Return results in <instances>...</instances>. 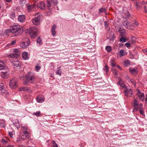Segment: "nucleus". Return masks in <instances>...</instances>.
<instances>
[{"label": "nucleus", "instance_id": "nucleus-1", "mask_svg": "<svg viewBox=\"0 0 147 147\" xmlns=\"http://www.w3.org/2000/svg\"><path fill=\"white\" fill-rule=\"evenodd\" d=\"M23 31V29L19 25H16L11 27L10 32L13 36H17L21 34Z\"/></svg>", "mask_w": 147, "mask_h": 147}, {"label": "nucleus", "instance_id": "nucleus-2", "mask_svg": "<svg viewBox=\"0 0 147 147\" xmlns=\"http://www.w3.org/2000/svg\"><path fill=\"white\" fill-rule=\"evenodd\" d=\"M38 29L36 27H32L30 28L29 34L32 38H35L38 35Z\"/></svg>", "mask_w": 147, "mask_h": 147}, {"label": "nucleus", "instance_id": "nucleus-3", "mask_svg": "<svg viewBox=\"0 0 147 147\" xmlns=\"http://www.w3.org/2000/svg\"><path fill=\"white\" fill-rule=\"evenodd\" d=\"M122 23L123 26L128 29L132 30L134 29L132 23L129 22L127 20L123 21Z\"/></svg>", "mask_w": 147, "mask_h": 147}, {"label": "nucleus", "instance_id": "nucleus-4", "mask_svg": "<svg viewBox=\"0 0 147 147\" xmlns=\"http://www.w3.org/2000/svg\"><path fill=\"white\" fill-rule=\"evenodd\" d=\"M29 132L27 131H24L22 134L19 136L18 138V141H20L25 140L26 138H29L30 136Z\"/></svg>", "mask_w": 147, "mask_h": 147}, {"label": "nucleus", "instance_id": "nucleus-5", "mask_svg": "<svg viewBox=\"0 0 147 147\" xmlns=\"http://www.w3.org/2000/svg\"><path fill=\"white\" fill-rule=\"evenodd\" d=\"M25 41H26L22 42L20 44L21 47L23 48L27 47L30 44V40L28 38H26Z\"/></svg>", "mask_w": 147, "mask_h": 147}, {"label": "nucleus", "instance_id": "nucleus-6", "mask_svg": "<svg viewBox=\"0 0 147 147\" xmlns=\"http://www.w3.org/2000/svg\"><path fill=\"white\" fill-rule=\"evenodd\" d=\"M26 77L27 81L30 82L32 83L34 81V77L32 76L31 73H29L26 75Z\"/></svg>", "mask_w": 147, "mask_h": 147}, {"label": "nucleus", "instance_id": "nucleus-7", "mask_svg": "<svg viewBox=\"0 0 147 147\" xmlns=\"http://www.w3.org/2000/svg\"><path fill=\"white\" fill-rule=\"evenodd\" d=\"M125 95L128 97L131 96L133 94V92L131 89H128L126 88V89L124 91Z\"/></svg>", "mask_w": 147, "mask_h": 147}, {"label": "nucleus", "instance_id": "nucleus-8", "mask_svg": "<svg viewBox=\"0 0 147 147\" xmlns=\"http://www.w3.org/2000/svg\"><path fill=\"white\" fill-rule=\"evenodd\" d=\"M9 86L12 88H14L17 87V83L16 79H12L10 80L9 82Z\"/></svg>", "mask_w": 147, "mask_h": 147}, {"label": "nucleus", "instance_id": "nucleus-9", "mask_svg": "<svg viewBox=\"0 0 147 147\" xmlns=\"http://www.w3.org/2000/svg\"><path fill=\"white\" fill-rule=\"evenodd\" d=\"M137 90L138 91L137 94L139 97V99L141 101H144V94L141 91H140L139 90Z\"/></svg>", "mask_w": 147, "mask_h": 147}, {"label": "nucleus", "instance_id": "nucleus-10", "mask_svg": "<svg viewBox=\"0 0 147 147\" xmlns=\"http://www.w3.org/2000/svg\"><path fill=\"white\" fill-rule=\"evenodd\" d=\"M32 22L35 25H38L40 22V16H38L32 20Z\"/></svg>", "mask_w": 147, "mask_h": 147}, {"label": "nucleus", "instance_id": "nucleus-11", "mask_svg": "<svg viewBox=\"0 0 147 147\" xmlns=\"http://www.w3.org/2000/svg\"><path fill=\"white\" fill-rule=\"evenodd\" d=\"M133 103L134 107L133 109L134 111H137L138 110V108L139 107V105L138 101L136 99H134V100Z\"/></svg>", "mask_w": 147, "mask_h": 147}, {"label": "nucleus", "instance_id": "nucleus-12", "mask_svg": "<svg viewBox=\"0 0 147 147\" xmlns=\"http://www.w3.org/2000/svg\"><path fill=\"white\" fill-rule=\"evenodd\" d=\"M16 61H12L11 62V65L13 66L14 68H16L19 67L20 68V62L18 61V60H16Z\"/></svg>", "mask_w": 147, "mask_h": 147}, {"label": "nucleus", "instance_id": "nucleus-13", "mask_svg": "<svg viewBox=\"0 0 147 147\" xmlns=\"http://www.w3.org/2000/svg\"><path fill=\"white\" fill-rule=\"evenodd\" d=\"M18 21L21 22H23L25 20V16L24 15H20L18 18Z\"/></svg>", "mask_w": 147, "mask_h": 147}, {"label": "nucleus", "instance_id": "nucleus-14", "mask_svg": "<svg viewBox=\"0 0 147 147\" xmlns=\"http://www.w3.org/2000/svg\"><path fill=\"white\" fill-rule=\"evenodd\" d=\"M20 54V53L18 52L17 53H11L10 54V56L12 58H17Z\"/></svg>", "mask_w": 147, "mask_h": 147}, {"label": "nucleus", "instance_id": "nucleus-15", "mask_svg": "<svg viewBox=\"0 0 147 147\" xmlns=\"http://www.w3.org/2000/svg\"><path fill=\"white\" fill-rule=\"evenodd\" d=\"M37 6L42 9H45V4L43 2H41L39 3H38L37 4Z\"/></svg>", "mask_w": 147, "mask_h": 147}, {"label": "nucleus", "instance_id": "nucleus-16", "mask_svg": "<svg viewBox=\"0 0 147 147\" xmlns=\"http://www.w3.org/2000/svg\"><path fill=\"white\" fill-rule=\"evenodd\" d=\"M57 26L55 24L53 25L52 27L51 32L52 33V35L53 36H54L56 34V32L55 30Z\"/></svg>", "mask_w": 147, "mask_h": 147}, {"label": "nucleus", "instance_id": "nucleus-17", "mask_svg": "<svg viewBox=\"0 0 147 147\" xmlns=\"http://www.w3.org/2000/svg\"><path fill=\"white\" fill-rule=\"evenodd\" d=\"M117 84L119 85L122 88H125V85L124 84L123 82L119 78V80L117 83Z\"/></svg>", "mask_w": 147, "mask_h": 147}, {"label": "nucleus", "instance_id": "nucleus-18", "mask_svg": "<svg viewBox=\"0 0 147 147\" xmlns=\"http://www.w3.org/2000/svg\"><path fill=\"white\" fill-rule=\"evenodd\" d=\"M3 69L7 70L8 68L5 66L3 62L0 61V70H2Z\"/></svg>", "mask_w": 147, "mask_h": 147}, {"label": "nucleus", "instance_id": "nucleus-19", "mask_svg": "<svg viewBox=\"0 0 147 147\" xmlns=\"http://www.w3.org/2000/svg\"><path fill=\"white\" fill-rule=\"evenodd\" d=\"M20 91H27L28 92H31V90L30 89L26 87H22L19 89Z\"/></svg>", "mask_w": 147, "mask_h": 147}, {"label": "nucleus", "instance_id": "nucleus-20", "mask_svg": "<svg viewBox=\"0 0 147 147\" xmlns=\"http://www.w3.org/2000/svg\"><path fill=\"white\" fill-rule=\"evenodd\" d=\"M142 106L143 105L142 104H140V105L138 109L140 113L143 115H144V111L143 109Z\"/></svg>", "mask_w": 147, "mask_h": 147}, {"label": "nucleus", "instance_id": "nucleus-21", "mask_svg": "<svg viewBox=\"0 0 147 147\" xmlns=\"http://www.w3.org/2000/svg\"><path fill=\"white\" fill-rule=\"evenodd\" d=\"M8 75V73L7 71H2L1 72V76L3 78H6L7 77Z\"/></svg>", "mask_w": 147, "mask_h": 147}, {"label": "nucleus", "instance_id": "nucleus-22", "mask_svg": "<svg viewBox=\"0 0 147 147\" xmlns=\"http://www.w3.org/2000/svg\"><path fill=\"white\" fill-rule=\"evenodd\" d=\"M137 68L136 67L133 68L130 67L129 68L130 72L131 74H137Z\"/></svg>", "mask_w": 147, "mask_h": 147}, {"label": "nucleus", "instance_id": "nucleus-23", "mask_svg": "<svg viewBox=\"0 0 147 147\" xmlns=\"http://www.w3.org/2000/svg\"><path fill=\"white\" fill-rule=\"evenodd\" d=\"M44 100V98L43 96H38L36 99L37 101L38 102L42 103L43 102Z\"/></svg>", "mask_w": 147, "mask_h": 147}, {"label": "nucleus", "instance_id": "nucleus-24", "mask_svg": "<svg viewBox=\"0 0 147 147\" xmlns=\"http://www.w3.org/2000/svg\"><path fill=\"white\" fill-rule=\"evenodd\" d=\"M115 29L116 30V31L117 32H119V31L122 30L123 29H122L123 27L122 25H119L118 26H115Z\"/></svg>", "mask_w": 147, "mask_h": 147}, {"label": "nucleus", "instance_id": "nucleus-25", "mask_svg": "<svg viewBox=\"0 0 147 147\" xmlns=\"http://www.w3.org/2000/svg\"><path fill=\"white\" fill-rule=\"evenodd\" d=\"M36 42L39 45H42V38L38 36Z\"/></svg>", "mask_w": 147, "mask_h": 147}, {"label": "nucleus", "instance_id": "nucleus-26", "mask_svg": "<svg viewBox=\"0 0 147 147\" xmlns=\"http://www.w3.org/2000/svg\"><path fill=\"white\" fill-rule=\"evenodd\" d=\"M22 57L23 58L25 59L26 60L28 58V54L27 52H24L22 53Z\"/></svg>", "mask_w": 147, "mask_h": 147}, {"label": "nucleus", "instance_id": "nucleus-27", "mask_svg": "<svg viewBox=\"0 0 147 147\" xmlns=\"http://www.w3.org/2000/svg\"><path fill=\"white\" fill-rule=\"evenodd\" d=\"M61 68V67H59L57 69L55 72L57 75H59V76L61 75L62 71Z\"/></svg>", "mask_w": 147, "mask_h": 147}, {"label": "nucleus", "instance_id": "nucleus-28", "mask_svg": "<svg viewBox=\"0 0 147 147\" xmlns=\"http://www.w3.org/2000/svg\"><path fill=\"white\" fill-rule=\"evenodd\" d=\"M130 61L128 60H126L124 61L123 64L125 67L128 66L130 64Z\"/></svg>", "mask_w": 147, "mask_h": 147}, {"label": "nucleus", "instance_id": "nucleus-29", "mask_svg": "<svg viewBox=\"0 0 147 147\" xmlns=\"http://www.w3.org/2000/svg\"><path fill=\"white\" fill-rule=\"evenodd\" d=\"M35 6V5H29L27 7V9H28V11H30L32 9H33L34 7Z\"/></svg>", "mask_w": 147, "mask_h": 147}, {"label": "nucleus", "instance_id": "nucleus-30", "mask_svg": "<svg viewBox=\"0 0 147 147\" xmlns=\"http://www.w3.org/2000/svg\"><path fill=\"white\" fill-rule=\"evenodd\" d=\"M32 115H35L36 117H40V111L34 112L32 114Z\"/></svg>", "mask_w": 147, "mask_h": 147}, {"label": "nucleus", "instance_id": "nucleus-31", "mask_svg": "<svg viewBox=\"0 0 147 147\" xmlns=\"http://www.w3.org/2000/svg\"><path fill=\"white\" fill-rule=\"evenodd\" d=\"M51 0H47V6L48 7H50L51 6L52 3L50 2Z\"/></svg>", "mask_w": 147, "mask_h": 147}, {"label": "nucleus", "instance_id": "nucleus-32", "mask_svg": "<svg viewBox=\"0 0 147 147\" xmlns=\"http://www.w3.org/2000/svg\"><path fill=\"white\" fill-rule=\"evenodd\" d=\"M5 89L4 86L0 88V92L1 93L3 94L5 93Z\"/></svg>", "mask_w": 147, "mask_h": 147}, {"label": "nucleus", "instance_id": "nucleus-33", "mask_svg": "<svg viewBox=\"0 0 147 147\" xmlns=\"http://www.w3.org/2000/svg\"><path fill=\"white\" fill-rule=\"evenodd\" d=\"M26 2V0H20L19 2L20 4L23 5Z\"/></svg>", "mask_w": 147, "mask_h": 147}, {"label": "nucleus", "instance_id": "nucleus-34", "mask_svg": "<svg viewBox=\"0 0 147 147\" xmlns=\"http://www.w3.org/2000/svg\"><path fill=\"white\" fill-rule=\"evenodd\" d=\"M120 41L122 43L126 41V39L124 37H122L120 39Z\"/></svg>", "mask_w": 147, "mask_h": 147}, {"label": "nucleus", "instance_id": "nucleus-35", "mask_svg": "<svg viewBox=\"0 0 147 147\" xmlns=\"http://www.w3.org/2000/svg\"><path fill=\"white\" fill-rule=\"evenodd\" d=\"M105 49L108 52H110L111 50V46H107L106 47Z\"/></svg>", "mask_w": 147, "mask_h": 147}, {"label": "nucleus", "instance_id": "nucleus-36", "mask_svg": "<svg viewBox=\"0 0 147 147\" xmlns=\"http://www.w3.org/2000/svg\"><path fill=\"white\" fill-rule=\"evenodd\" d=\"M21 128L22 130H25V131H26V130L28 128L25 125H22Z\"/></svg>", "mask_w": 147, "mask_h": 147}, {"label": "nucleus", "instance_id": "nucleus-37", "mask_svg": "<svg viewBox=\"0 0 147 147\" xmlns=\"http://www.w3.org/2000/svg\"><path fill=\"white\" fill-rule=\"evenodd\" d=\"M120 55L121 56H123L125 55L124 51L123 50H121L119 52Z\"/></svg>", "mask_w": 147, "mask_h": 147}, {"label": "nucleus", "instance_id": "nucleus-38", "mask_svg": "<svg viewBox=\"0 0 147 147\" xmlns=\"http://www.w3.org/2000/svg\"><path fill=\"white\" fill-rule=\"evenodd\" d=\"M103 70L107 73L109 71V68L107 65H105L103 68Z\"/></svg>", "mask_w": 147, "mask_h": 147}, {"label": "nucleus", "instance_id": "nucleus-39", "mask_svg": "<svg viewBox=\"0 0 147 147\" xmlns=\"http://www.w3.org/2000/svg\"><path fill=\"white\" fill-rule=\"evenodd\" d=\"M105 11V9L104 8L102 7L99 10V12L100 13H102Z\"/></svg>", "mask_w": 147, "mask_h": 147}, {"label": "nucleus", "instance_id": "nucleus-40", "mask_svg": "<svg viewBox=\"0 0 147 147\" xmlns=\"http://www.w3.org/2000/svg\"><path fill=\"white\" fill-rule=\"evenodd\" d=\"M50 2L53 4H56L57 3V2L56 0H51Z\"/></svg>", "mask_w": 147, "mask_h": 147}, {"label": "nucleus", "instance_id": "nucleus-41", "mask_svg": "<svg viewBox=\"0 0 147 147\" xmlns=\"http://www.w3.org/2000/svg\"><path fill=\"white\" fill-rule=\"evenodd\" d=\"M112 71L114 75H115V76H117L118 74L116 70L115 69H113Z\"/></svg>", "mask_w": 147, "mask_h": 147}, {"label": "nucleus", "instance_id": "nucleus-42", "mask_svg": "<svg viewBox=\"0 0 147 147\" xmlns=\"http://www.w3.org/2000/svg\"><path fill=\"white\" fill-rule=\"evenodd\" d=\"M52 144L53 147H58V145L55 141L53 140L52 141Z\"/></svg>", "mask_w": 147, "mask_h": 147}, {"label": "nucleus", "instance_id": "nucleus-43", "mask_svg": "<svg viewBox=\"0 0 147 147\" xmlns=\"http://www.w3.org/2000/svg\"><path fill=\"white\" fill-rule=\"evenodd\" d=\"M119 32L120 33V35H123L125 33V31L124 29H123L122 30H121V31H119Z\"/></svg>", "mask_w": 147, "mask_h": 147}, {"label": "nucleus", "instance_id": "nucleus-44", "mask_svg": "<svg viewBox=\"0 0 147 147\" xmlns=\"http://www.w3.org/2000/svg\"><path fill=\"white\" fill-rule=\"evenodd\" d=\"M130 82L133 85H134L135 86H136V82L135 80L134 79H131L130 80Z\"/></svg>", "mask_w": 147, "mask_h": 147}, {"label": "nucleus", "instance_id": "nucleus-45", "mask_svg": "<svg viewBox=\"0 0 147 147\" xmlns=\"http://www.w3.org/2000/svg\"><path fill=\"white\" fill-rule=\"evenodd\" d=\"M104 25L105 27L106 28H108L109 24L107 21H105L104 22Z\"/></svg>", "mask_w": 147, "mask_h": 147}, {"label": "nucleus", "instance_id": "nucleus-46", "mask_svg": "<svg viewBox=\"0 0 147 147\" xmlns=\"http://www.w3.org/2000/svg\"><path fill=\"white\" fill-rule=\"evenodd\" d=\"M135 41V38L133 37H131V43H134Z\"/></svg>", "mask_w": 147, "mask_h": 147}, {"label": "nucleus", "instance_id": "nucleus-47", "mask_svg": "<svg viewBox=\"0 0 147 147\" xmlns=\"http://www.w3.org/2000/svg\"><path fill=\"white\" fill-rule=\"evenodd\" d=\"M125 46L127 47L128 48L131 46V44L129 42H127L125 44Z\"/></svg>", "mask_w": 147, "mask_h": 147}, {"label": "nucleus", "instance_id": "nucleus-48", "mask_svg": "<svg viewBox=\"0 0 147 147\" xmlns=\"http://www.w3.org/2000/svg\"><path fill=\"white\" fill-rule=\"evenodd\" d=\"M2 142L3 144H5L7 143V141L5 139L3 138L2 139Z\"/></svg>", "mask_w": 147, "mask_h": 147}, {"label": "nucleus", "instance_id": "nucleus-49", "mask_svg": "<svg viewBox=\"0 0 147 147\" xmlns=\"http://www.w3.org/2000/svg\"><path fill=\"white\" fill-rule=\"evenodd\" d=\"M111 65L113 67L115 66V64L114 63V61L113 60H112L111 62Z\"/></svg>", "mask_w": 147, "mask_h": 147}, {"label": "nucleus", "instance_id": "nucleus-50", "mask_svg": "<svg viewBox=\"0 0 147 147\" xmlns=\"http://www.w3.org/2000/svg\"><path fill=\"white\" fill-rule=\"evenodd\" d=\"M13 53H17L18 52L20 53L18 49H13Z\"/></svg>", "mask_w": 147, "mask_h": 147}, {"label": "nucleus", "instance_id": "nucleus-51", "mask_svg": "<svg viewBox=\"0 0 147 147\" xmlns=\"http://www.w3.org/2000/svg\"><path fill=\"white\" fill-rule=\"evenodd\" d=\"M35 69L37 71H38L40 69V67L39 66H36L35 67Z\"/></svg>", "mask_w": 147, "mask_h": 147}, {"label": "nucleus", "instance_id": "nucleus-52", "mask_svg": "<svg viewBox=\"0 0 147 147\" xmlns=\"http://www.w3.org/2000/svg\"><path fill=\"white\" fill-rule=\"evenodd\" d=\"M11 16L12 17H11V18H12L13 19V18H14L15 16V14L14 12H13L11 14Z\"/></svg>", "mask_w": 147, "mask_h": 147}, {"label": "nucleus", "instance_id": "nucleus-53", "mask_svg": "<svg viewBox=\"0 0 147 147\" xmlns=\"http://www.w3.org/2000/svg\"><path fill=\"white\" fill-rule=\"evenodd\" d=\"M145 103L147 104V94H146V98L145 99Z\"/></svg>", "mask_w": 147, "mask_h": 147}, {"label": "nucleus", "instance_id": "nucleus-54", "mask_svg": "<svg viewBox=\"0 0 147 147\" xmlns=\"http://www.w3.org/2000/svg\"><path fill=\"white\" fill-rule=\"evenodd\" d=\"M9 134L11 137H12V133L11 132H9Z\"/></svg>", "mask_w": 147, "mask_h": 147}, {"label": "nucleus", "instance_id": "nucleus-55", "mask_svg": "<svg viewBox=\"0 0 147 147\" xmlns=\"http://www.w3.org/2000/svg\"><path fill=\"white\" fill-rule=\"evenodd\" d=\"M16 41L15 40H13L11 42V44L12 45H14L16 43Z\"/></svg>", "mask_w": 147, "mask_h": 147}, {"label": "nucleus", "instance_id": "nucleus-56", "mask_svg": "<svg viewBox=\"0 0 147 147\" xmlns=\"http://www.w3.org/2000/svg\"><path fill=\"white\" fill-rule=\"evenodd\" d=\"M28 81L27 80L24 83V84L25 85H28Z\"/></svg>", "mask_w": 147, "mask_h": 147}, {"label": "nucleus", "instance_id": "nucleus-57", "mask_svg": "<svg viewBox=\"0 0 147 147\" xmlns=\"http://www.w3.org/2000/svg\"><path fill=\"white\" fill-rule=\"evenodd\" d=\"M0 125H1V126L2 127H4L5 126L4 123H2L0 122Z\"/></svg>", "mask_w": 147, "mask_h": 147}, {"label": "nucleus", "instance_id": "nucleus-58", "mask_svg": "<svg viewBox=\"0 0 147 147\" xmlns=\"http://www.w3.org/2000/svg\"><path fill=\"white\" fill-rule=\"evenodd\" d=\"M4 109H5L4 108L0 106V111H3L4 110Z\"/></svg>", "mask_w": 147, "mask_h": 147}, {"label": "nucleus", "instance_id": "nucleus-59", "mask_svg": "<svg viewBox=\"0 0 147 147\" xmlns=\"http://www.w3.org/2000/svg\"><path fill=\"white\" fill-rule=\"evenodd\" d=\"M4 85L2 83H0V88L3 87Z\"/></svg>", "mask_w": 147, "mask_h": 147}, {"label": "nucleus", "instance_id": "nucleus-60", "mask_svg": "<svg viewBox=\"0 0 147 147\" xmlns=\"http://www.w3.org/2000/svg\"><path fill=\"white\" fill-rule=\"evenodd\" d=\"M134 24L136 26H137L139 24L137 22H135Z\"/></svg>", "mask_w": 147, "mask_h": 147}, {"label": "nucleus", "instance_id": "nucleus-61", "mask_svg": "<svg viewBox=\"0 0 147 147\" xmlns=\"http://www.w3.org/2000/svg\"><path fill=\"white\" fill-rule=\"evenodd\" d=\"M7 2H11L12 0H5Z\"/></svg>", "mask_w": 147, "mask_h": 147}, {"label": "nucleus", "instance_id": "nucleus-62", "mask_svg": "<svg viewBox=\"0 0 147 147\" xmlns=\"http://www.w3.org/2000/svg\"><path fill=\"white\" fill-rule=\"evenodd\" d=\"M139 4L138 3H136V8L139 6Z\"/></svg>", "mask_w": 147, "mask_h": 147}, {"label": "nucleus", "instance_id": "nucleus-63", "mask_svg": "<svg viewBox=\"0 0 147 147\" xmlns=\"http://www.w3.org/2000/svg\"><path fill=\"white\" fill-rule=\"evenodd\" d=\"M116 67H117L119 69H121V67L119 65H117L116 66Z\"/></svg>", "mask_w": 147, "mask_h": 147}, {"label": "nucleus", "instance_id": "nucleus-64", "mask_svg": "<svg viewBox=\"0 0 147 147\" xmlns=\"http://www.w3.org/2000/svg\"><path fill=\"white\" fill-rule=\"evenodd\" d=\"M111 35L112 36L113 38L114 35L113 33L111 32Z\"/></svg>", "mask_w": 147, "mask_h": 147}]
</instances>
